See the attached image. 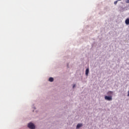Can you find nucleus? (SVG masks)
<instances>
[{
    "instance_id": "nucleus-4",
    "label": "nucleus",
    "mask_w": 129,
    "mask_h": 129,
    "mask_svg": "<svg viewBox=\"0 0 129 129\" xmlns=\"http://www.w3.org/2000/svg\"><path fill=\"white\" fill-rule=\"evenodd\" d=\"M88 73H89V69H87L86 70V75L87 76H88Z\"/></svg>"
},
{
    "instance_id": "nucleus-1",
    "label": "nucleus",
    "mask_w": 129,
    "mask_h": 129,
    "mask_svg": "<svg viewBox=\"0 0 129 129\" xmlns=\"http://www.w3.org/2000/svg\"><path fill=\"white\" fill-rule=\"evenodd\" d=\"M28 127L29 128H31V129H35V125H34L33 124V123H28Z\"/></svg>"
},
{
    "instance_id": "nucleus-5",
    "label": "nucleus",
    "mask_w": 129,
    "mask_h": 129,
    "mask_svg": "<svg viewBox=\"0 0 129 129\" xmlns=\"http://www.w3.org/2000/svg\"><path fill=\"white\" fill-rule=\"evenodd\" d=\"M81 126H82V124L79 123L77 125V128H79L81 127Z\"/></svg>"
},
{
    "instance_id": "nucleus-8",
    "label": "nucleus",
    "mask_w": 129,
    "mask_h": 129,
    "mask_svg": "<svg viewBox=\"0 0 129 129\" xmlns=\"http://www.w3.org/2000/svg\"><path fill=\"white\" fill-rule=\"evenodd\" d=\"M126 4H129V0H127L125 1Z\"/></svg>"
},
{
    "instance_id": "nucleus-6",
    "label": "nucleus",
    "mask_w": 129,
    "mask_h": 129,
    "mask_svg": "<svg viewBox=\"0 0 129 129\" xmlns=\"http://www.w3.org/2000/svg\"><path fill=\"white\" fill-rule=\"evenodd\" d=\"M49 81L50 82H53L54 81V79L52 77L49 78Z\"/></svg>"
},
{
    "instance_id": "nucleus-11",
    "label": "nucleus",
    "mask_w": 129,
    "mask_h": 129,
    "mask_svg": "<svg viewBox=\"0 0 129 129\" xmlns=\"http://www.w3.org/2000/svg\"><path fill=\"white\" fill-rule=\"evenodd\" d=\"M119 1H121V0H119Z\"/></svg>"
},
{
    "instance_id": "nucleus-9",
    "label": "nucleus",
    "mask_w": 129,
    "mask_h": 129,
    "mask_svg": "<svg viewBox=\"0 0 129 129\" xmlns=\"http://www.w3.org/2000/svg\"><path fill=\"white\" fill-rule=\"evenodd\" d=\"M116 4H117V1H115V2H114V5H116Z\"/></svg>"
},
{
    "instance_id": "nucleus-3",
    "label": "nucleus",
    "mask_w": 129,
    "mask_h": 129,
    "mask_svg": "<svg viewBox=\"0 0 129 129\" xmlns=\"http://www.w3.org/2000/svg\"><path fill=\"white\" fill-rule=\"evenodd\" d=\"M125 23L126 25H129V18H127L125 20Z\"/></svg>"
},
{
    "instance_id": "nucleus-7",
    "label": "nucleus",
    "mask_w": 129,
    "mask_h": 129,
    "mask_svg": "<svg viewBox=\"0 0 129 129\" xmlns=\"http://www.w3.org/2000/svg\"><path fill=\"white\" fill-rule=\"evenodd\" d=\"M112 93H113V92L112 91H108L107 93V95H111V94H112Z\"/></svg>"
},
{
    "instance_id": "nucleus-2",
    "label": "nucleus",
    "mask_w": 129,
    "mask_h": 129,
    "mask_svg": "<svg viewBox=\"0 0 129 129\" xmlns=\"http://www.w3.org/2000/svg\"><path fill=\"white\" fill-rule=\"evenodd\" d=\"M105 100H108L109 101H110L112 100V96H105Z\"/></svg>"
},
{
    "instance_id": "nucleus-10",
    "label": "nucleus",
    "mask_w": 129,
    "mask_h": 129,
    "mask_svg": "<svg viewBox=\"0 0 129 129\" xmlns=\"http://www.w3.org/2000/svg\"><path fill=\"white\" fill-rule=\"evenodd\" d=\"M76 86V85H73V88H74V87Z\"/></svg>"
}]
</instances>
